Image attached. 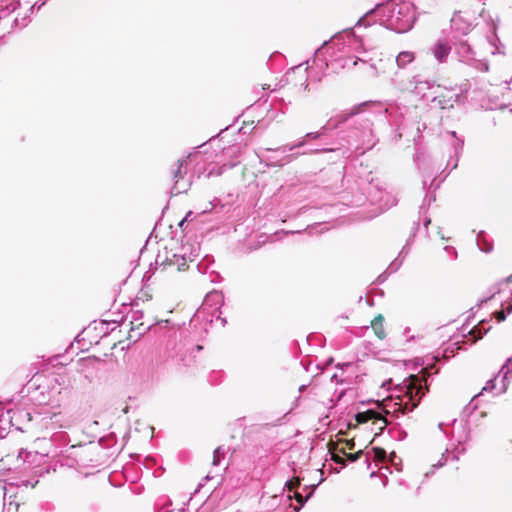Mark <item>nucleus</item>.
I'll list each match as a JSON object with an SVG mask.
<instances>
[{"mask_svg":"<svg viewBox=\"0 0 512 512\" xmlns=\"http://www.w3.org/2000/svg\"><path fill=\"white\" fill-rule=\"evenodd\" d=\"M57 379L54 377V372L49 374H35L30 380L29 384L34 388V399L40 403L60 407L64 401L57 391L55 384Z\"/></svg>","mask_w":512,"mask_h":512,"instance_id":"1","label":"nucleus"},{"mask_svg":"<svg viewBox=\"0 0 512 512\" xmlns=\"http://www.w3.org/2000/svg\"><path fill=\"white\" fill-rule=\"evenodd\" d=\"M423 395L424 391L421 386V380L418 377L413 376L411 384L407 387V392L405 394L407 400H400L399 402H395L393 404V413L397 414L398 412H400L402 415H404L408 412L413 411V409L417 407Z\"/></svg>","mask_w":512,"mask_h":512,"instance_id":"2","label":"nucleus"},{"mask_svg":"<svg viewBox=\"0 0 512 512\" xmlns=\"http://www.w3.org/2000/svg\"><path fill=\"white\" fill-rule=\"evenodd\" d=\"M54 377L57 379L55 388L57 391L61 392L60 395L65 403L72 394L76 377L73 373L68 371L54 372Z\"/></svg>","mask_w":512,"mask_h":512,"instance_id":"3","label":"nucleus"},{"mask_svg":"<svg viewBox=\"0 0 512 512\" xmlns=\"http://www.w3.org/2000/svg\"><path fill=\"white\" fill-rule=\"evenodd\" d=\"M355 420L357 424H363L368 421H373V424L378 425L379 432L375 433V435H378L381 433L385 427L388 424V421L380 412L374 411V410H367L364 412H359L355 415Z\"/></svg>","mask_w":512,"mask_h":512,"instance_id":"4","label":"nucleus"},{"mask_svg":"<svg viewBox=\"0 0 512 512\" xmlns=\"http://www.w3.org/2000/svg\"><path fill=\"white\" fill-rule=\"evenodd\" d=\"M384 316L382 314H378L374 317V319L371 321V327L374 331V334L380 339L383 340L387 333L384 328Z\"/></svg>","mask_w":512,"mask_h":512,"instance_id":"5","label":"nucleus"},{"mask_svg":"<svg viewBox=\"0 0 512 512\" xmlns=\"http://www.w3.org/2000/svg\"><path fill=\"white\" fill-rule=\"evenodd\" d=\"M451 51V46L447 41L441 40L434 46V56L438 61L443 62Z\"/></svg>","mask_w":512,"mask_h":512,"instance_id":"6","label":"nucleus"},{"mask_svg":"<svg viewBox=\"0 0 512 512\" xmlns=\"http://www.w3.org/2000/svg\"><path fill=\"white\" fill-rule=\"evenodd\" d=\"M60 414L59 413H53L49 417H43L41 419L42 426L45 429H58L62 427V423L59 419Z\"/></svg>","mask_w":512,"mask_h":512,"instance_id":"7","label":"nucleus"},{"mask_svg":"<svg viewBox=\"0 0 512 512\" xmlns=\"http://www.w3.org/2000/svg\"><path fill=\"white\" fill-rule=\"evenodd\" d=\"M485 325L486 323L484 321H481L477 326L471 329L469 335L472 337V343L481 339L483 333H486L490 329V326L486 328Z\"/></svg>","mask_w":512,"mask_h":512,"instance_id":"8","label":"nucleus"},{"mask_svg":"<svg viewBox=\"0 0 512 512\" xmlns=\"http://www.w3.org/2000/svg\"><path fill=\"white\" fill-rule=\"evenodd\" d=\"M168 265L171 267L176 266V271H185L188 269L186 259L179 255H173L172 259H169Z\"/></svg>","mask_w":512,"mask_h":512,"instance_id":"9","label":"nucleus"},{"mask_svg":"<svg viewBox=\"0 0 512 512\" xmlns=\"http://www.w3.org/2000/svg\"><path fill=\"white\" fill-rule=\"evenodd\" d=\"M168 175L171 180L177 183L183 177L182 164L179 161L173 163L169 168Z\"/></svg>","mask_w":512,"mask_h":512,"instance_id":"10","label":"nucleus"},{"mask_svg":"<svg viewBox=\"0 0 512 512\" xmlns=\"http://www.w3.org/2000/svg\"><path fill=\"white\" fill-rule=\"evenodd\" d=\"M415 58V55L413 52L410 51H403L398 54L396 57V62L399 67L403 68L407 64L411 63Z\"/></svg>","mask_w":512,"mask_h":512,"instance_id":"11","label":"nucleus"},{"mask_svg":"<svg viewBox=\"0 0 512 512\" xmlns=\"http://www.w3.org/2000/svg\"><path fill=\"white\" fill-rule=\"evenodd\" d=\"M329 452L331 454V459L335 463L342 464V465L345 464V459L342 458L339 455V452H338V442H331V443H329Z\"/></svg>","mask_w":512,"mask_h":512,"instance_id":"12","label":"nucleus"},{"mask_svg":"<svg viewBox=\"0 0 512 512\" xmlns=\"http://www.w3.org/2000/svg\"><path fill=\"white\" fill-rule=\"evenodd\" d=\"M512 313V303L507 304L505 307H503L501 310H498L493 313L495 319L497 322H503L506 319V316L508 314Z\"/></svg>","mask_w":512,"mask_h":512,"instance_id":"13","label":"nucleus"},{"mask_svg":"<svg viewBox=\"0 0 512 512\" xmlns=\"http://www.w3.org/2000/svg\"><path fill=\"white\" fill-rule=\"evenodd\" d=\"M338 452L341 454H346V450H353L355 447L354 439L350 440H338Z\"/></svg>","mask_w":512,"mask_h":512,"instance_id":"14","label":"nucleus"},{"mask_svg":"<svg viewBox=\"0 0 512 512\" xmlns=\"http://www.w3.org/2000/svg\"><path fill=\"white\" fill-rule=\"evenodd\" d=\"M224 456V452L222 450V447H217L215 450H214V453H213V459H212V464L214 466L218 465L222 458Z\"/></svg>","mask_w":512,"mask_h":512,"instance_id":"15","label":"nucleus"},{"mask_svg":"<svg viewBox=\"0 0 512 512\" xmlns=\"http://www.w3.org/2000/svg\"><path fill=\"white\" fill-rule=\"evenodd\" d=\"M373 452L376 460L382 462L386 459V451L383 448L374 447Z\"/></svg>","mask_w":512,"mask_h":512,"instance_id":"16","label":"nucleus"},{"mask_svg":"<svg viewBox=\"0 0 512 512\" xmlns=\"http://www.w3.org/2000/svg\"><path fill=\"white\" fill-rule=\"evenodd\" d=\"M301 481L299 477H294L286 483V487L289 491L295 490L299 487Z\"/></svg>","mask_w":512,"mask_h":512,"instance_id":"17","label":"nucleus"},{"mask_svg":"<svg viewBox=\"0 0 512 512\" xmlns=\"http://www.w3.org/2000/svg\"><path fill=\"white\" fill-rule=\"evenodd\" d=\"M362 453H363V451L359 450V451H357L355 453H347L346 452V454H344V455H345V457H346V459L348 461L354 462V461L358 460L361 457Z\"/></svg>","mask_w":512,"mask_h":512,"instance_id":"18","label":"nucleus"},{"mask_svg":"<svg viewBox=\"0 0 512 512\" xmlns=\"http://www.w3.org/2000/svg\"><path fill=\"white\" fill-rule=\"evenodd\" d=\"M365 104H361L357 107H354L348 114V116H353V115H356L357 113L360 112L361 108L364 106Z\"/></svg>","mask_w":512,"mask_h":512,"instance_id":"19","label":"nucleus"},{"mask_svg":"<svg viewBox=\"0 0 512 512\" xmlns=\"http://www.w3.org/2000/svg\"><path fill=\"white\" fill-rule=\"evenodd\" d=\"M191 214H192V212H191V211H189V212L186 214L185 218H184V219H182V220L179 222V224H178V225H179V227H180V228H182V227H183V225H184V223H185L186 221H188V219H189V217L191 216Z\"/></svg>","mask_w":512,"mask_h":512,"instance_id":"20","label":"nucleus"},{"mask_svg":"<svg viewBox=\"0 0 512 512\" xmlns=\"http://www.w3.org/2000/svg\"><path fill=\"white\" fill-rule=\"evenodd\" d=\"M506 284L509 289V292L512 294V275L507 278Z\"/></svg>","mask_w":512,"mask_h":512,"instance_id":"21","label":"nucleus"},{"mask_svg":"<svg viewBox=\"0 0 512 512\" xmlns=\"http://www.w3.org/2000/svg\"><path fill=\"white\" fill-rule=\"evenodd\" d=\"M294 498L296 499V501H297V502H299V503H301V504L304 502L303 496H302L300 493H297V492H296V493L294 494Z\"/></svg>","mask_w":512,"mask_h":512,"instance_id":"22","label":"nucleus"},{"mask_svg":"<svg viewBox=\"0 0 512 512\" xmlns=\"http://www.w3.org/2000/svg\"><path fill=\"white\" fill-rule=\"evenodd\" d=\"M138 329L140 330V334H141V333H144L148 329V327L144 326L143 323H140L138 326Z\"/></svg>","mask_w":512,"mask_h":512,"instance_id":"23","label":"nucleus"},{"mask_svg":"<svg viewBox=\"0 0 512 512\" xmlns=\"http://www.w3.org/2000/svg\"><path fill=\"white\" fill-rule=\"evenodd\" d=\"M222 481H223V477L221 476L219 481L217 482L218 485L222 484Z\"/></svg>","mask_w":512,"mask_h":512,"instance_id":"24","label":"nucleus"}]
</instances>
